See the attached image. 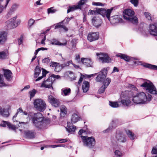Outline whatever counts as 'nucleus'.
Segmentation results:
<instances>
[{
  "instance_id": "1a4fd4ad",
  "label": "nucleus",
  "mask_w": 157,
  "mask_h": 157,
  "mask_svg": "<svg viewBox=\"0 0 157 157\" xmlns=\"http://www.w3.org/2000/svg\"><path fill=\"white\" fill-rule=\"evenodd\" d=\"M17 18V17L15 16L5 22V25L8 29L16 28L20 24V21L18 20H16Z\"/></svg>"
},
{
  "instance_id": "bf43d9fd",
  "label": "nucleus",
  "mask_w": 157,
  "mask_h": 157,
  "mask_svg": "<svg viewBox=\"0 0 157 157\" xmlns=\"http://www.w3.org/2000/svg\"><path fill=\"white\" fill-rule=\"evenodd\" d=\"M151 153L152 154H157V146L153 148Z\"/></svg>"
},
{
  "instance_id": "bb28decb",
  "label": "nucleus",
  "mask_w": 157,
  "mask_h": 157,
  "mask_svg": "<svg viewBox=\"0 0 157 157\" xmlns=\"http://www.w3.org/2000/svg\"><path fill=\"white\" fill-rule=\"evenodd\" d=\"M12 73L9 70H6L4 71V75L6 79L9 81L11 77Z\"/></svg>"
},
{
  "instance_id": "4d7b16f0",
  "label": "nucleus",
  "mask_w": 157,
  "mask_h": 157,
  "mask_svg": "<svg viewBox=\"0 0 157 157\" xmlns=\"http://www.w3.org/2000/svg\"><path fill=\"white\" fill-rule=\"evenodd\" d=\"M113 128V126H110L108 128H107L105 130L103 131V132L104 133H107V132H109Z\"/></svg>"
},
{
  "instance_id": "20e7f679",
  "label": "nucleus",
  "mask_w": 157,
  "mask_h": 157,
  "mask_svg": "<svg viewBox=\"0 0 157 157\" xmlns=\"http://www.w3.org/2000/svg\"><path fill=\"white\" fill-rule=\"evenodd\" d=\"M133 93L132 91L125 90L122 92L121 93V97L123 98L121 100V102L124 105L126 106H130L132 105V102L129 98L132 97H133Z\"/></svg>"
},
{
  "instance_id": "8fccbe9b",
  "label": "nucleus",
  "mask_w": 157,
  "mask_h": 157,
  "mask_svg": "<svg viewBox=\"0 0 157 157\" xmlns=\"http://www.w3.org/2000/svg\"><path fill=\"white\" fill-rule=\"evenodd\" d=\"M114 153L115 155L117 157H121L122 155L121 152L118 150H116Z\"/></svg>"
},
{
  "instance_id": "e2e57ef3",
  "label": "nucleus",
  "mask_w": 157,
  "mask_h": 157,
  "mask_svg": "<svg viewBox=\"0 0 157 157\" xmlns=\"http://www.w3.org/2000/svg\"><path fill=\"white\" fill-rule=\"evenodd\" d=\"M2 123L0 124V126L3 127H6V125L7 124V123H9V122L4 121H2Z\"/></svg>"
},
{
  "instance_id": "423d86ee",
  "label": "nucleus",
  "mask_w": 157,
  "mask_h": 157,
  "mask_svg": "<svg viewBox=\"0 0 157 157\" xmlns=\"http://www.w3.org/2000/svg\"><path fill=\"white\" fill-rule=\"evenodd\" d=\"M147 92L153 94H157V90L153 84L149 81H147L141 85Z\"/></svg>"
},
{
  "instance_id": "72a5a7b5",
  "label": "nucleus",
  "mask_w": 157,
  "mask_h": 157,
  "mask_svg": "<svg viewBox=\"0 0 157 157\" xmlns=\"http://www.w3.org/2000/svg\"><path fill=\"white\" fill-rule=\"evenodd\" d=\"M87 0H80L78 2V7L79 9H81L82 6L86 4V3L87 2Z\"/></svg>"
},
{
  "instance_id": "69168bd1",
  "label": "nucleus",
  "mask_w": 157,
  "mask_h": 157,
  "mask_svg": "<svg viewBox=\"0 0 157 157\" xmlns=\"http://www.w3.org/2000/svg\"><path fill=\"white\" fill-rule=\"evenodd\" d=\"M18 44L19 45L22 44L23 42V38L22 36H21L20 38L18 39Z\"/></svg>"
},
{
  "instance_id": "412c9836",
  "label": "nucleus",
  "mask_w": 157,
  "mask_h": 157,
  "mask_svg": "<svg viewBox=\"0 0 157 157\" xmlns=\"http://www.w3.org/2000/svg\"><path fill=\"white\" fill-rule=\"evenodd\" d=\"M7 40V35L4 31L0 32V44H3Z\"/></svg>"
},
{
  "instance_id": "7ed1b4c3",
  "label": "nucleus",
  "mask_w": 157,
  "mask_h": 157,
  "mask_svg": "<svg viewBox=\"0 0 157 157\" xmlns=\"http://www.w3.org/2000/svg\"><path fill=\"white\" fill-rule=\"evenodd\" d=\"M113 8H111L110 9H108L104 11L105 12V14L103 15V17L105 16L110 21V22L112 24H114L119 22H122V16L121 15H116L110 17V14L113 10Z\"/></svg>"
},
{
  "instance_id": "f03ea898",
  "label": "nucleus",
  "mask_w": 157,
  "mask_h": 157,
  "mask_svg": "<svg viewBox=\"0 0 157 157\" xmlns=\"http://www.w3.org/2000/svg\"><path fill=\"white\" fill-rule=\"evenodd\" d=\"M31 119L34 125L36 127L42 128L45 126V125L47 121L44 120V118L41 113L34 114Z\"/></svg>"
},
{
  "instance_id": "4be33fe9",
  "label": "nucleus",
  "mask_w": 157,
  "mask_h": 157,
  "mask_svg": "<svg viewBox=\"0 0 157 157\" xmlns=\"http://www.w3.org/2000/svg\"><path fill=\"white\" fill-rule=\"evenodd\" d=\"M0 114L3 117H7L9 116V111L7 109L3 108L0 106Z\"/></svg>"
},
{
  "instance_id": "6ab92c4d",
  "label": "nucleus",
  "mask_w": 157,
  "mask_h": 157,
  "mask_svg": "<svg viewBox=\"0 0 157 157\" xmlns=\"http://www.w3.org/2000/svg\"><path fill=\"white\" fill-rule=\"evenodd\" d=\"M92 21L93 25L96 27L100 26L102 23L101 20L98 17H94Z\"/></svg>"
},
{
  "instance_id": "f257e3e1",
  "label": "nucleus",
  "mask_w": 157,
  "mask_h": 157,
  "mask_svg": "<svg viewBox=\"0 0 157 157\" xmlns=\"http://www.w3.org/2000/svg\"><path fill=\"white\" fill-rule=\"evenodd\" d=\"M151 96L147 94V95L144 92L133 94L132 101L136 104H145L148 103L151 100Z\"/></svg>"
},
{
  "instance_id": "dca6fc26",
  "label": "nucleus",
  "mask_w": 157,
  "mask_h": 157,
  "mask_svg": "<svg viewBox=\"0 0 157 157\" xmlns=\"http://www.w3.org/2000/svg\"><path fill=\"white\" fill-rule=\"evenodd\" d=\"M111 81V79L109 78H107L103 82V85L98 90V92L100 94L103 93L105 89L109 85Z\"/></svg>"
},
{
  "instance_id": "393cba45",
  "label": "nucleus",
  "mask_w": 157,
  "mask_h": 157,
  "mask_svg": "<svg viewBox=\"0 0 157 157\" xmlns=\"http://www.w3.org/2000/svg\"><path fill=\"white\" fill-rule=\"evenodd\" d=\"M71 92V90L70 88H64L62 89L61 93L62 95L66 96L70 94Z\"/></svg>"
},
{
  "instance_id": "13d9d810",
  "label": "nucleus",
  "mask_w": 157,
  "mask_h": 157,
  "mask_svg": "<svg viewBox=\"0 0 157 157\" xmlns=\"http://www.w3.org/2000/svg\"><path fill=\"white\" fill-rule=\"evenodd\" d=\"M50 77H52V79L54 80V81L55 80V79H59L60 78V76L59 75H56L54 74L52 75Z\"/></svg>"
},
{
  "instance_id": "864d4df0",
  "label": "nucleus",
  "mask_w": 157,
  "mask_h": 157,
  "mask_svg": "<svg viewBox=\"0 0 157 157\" xmlns=\"http://www.w3.org/2000/svg\"><path fill=\"white\" fill-rule=\"evenodd\" d=\"M18 6L16 4H14L12 6L10 9L14 12L17 8Z\"/></svg>"
},
{
  "instance_id": "39448f33",
  "label": "nucleus",
  "mask_w": 157,
  "mask_h": 157,
  "mask_svg": "<svg viewBox=\"0 0 157 157\" xmlns=\"http://www.w3.org/2000/svg\"><path fill=\"white\" fill-rule=\"evenodd\" d=\"M124 18L129 21L135 24L138 22L137 18L134 16V11L130 9L126 10L124 12Z\"/></svg>"
},
{
  "instance_id": "58836bf2",
  "label": "nucleus",
  "mask_w": 157,
  "mask_h": 157,
  "mask_svg": "<svg viewBox=\"0 0 157 157\" xmlns=\"http://www.w3.org/2000/svg\"><path fill=\"white\" fill-rule=\"evenodd\" d=\"M145 67L153 70H157V66L151 64H147L145 65Z\"/></svg>"
},
{
  "instance_id": "37998d69",
  "label": "nucleus",
  "mask_w": 157,
  "mask_h": 157,
  "mask_svg": "<svg viewBox=\"0 0 157 157\" xmlns=\"http://www.w3.org/2000/svg\"><path fill=\"white\" fill-rule=\"evenodd\" d=\"M35 22V20L31 18L28 21V28H30L34 24Z\"/></svg>"
},
{
  "instance_id": "3c124183",
  "label": "nucleus",
  "mask_w": 157,
  "mask_h": 157,
  "mask_svg": "<svg viewBox=\"0 0 157 157\" xmlns=\"http://www.w3.org/2000/svg\"><path fill=\"white\" fill-rule=\"evenodd\" d=\"M0 84H2V86H5L6 85L4 82L3 75L0 74Z\"/></svg>"
},
{
  "instance_id": "49530a36",
  "label": "nucleus",
  "mask_w": 157,
  "mask_h": 157,
  "mask_svg": "<svg viewBox=\"0 0 157 157\" xmlns=\"http://www.w3.org/2000/svg\"><path fill=\"white\" fill-rule=\"evenodd\" d=\"M57 10L53 9V7H51L48 9V13L49 14L50 13H53L56 12Z\"/></svg>"
},
{
  "instance_id": "a878e982",
  "label": "nucleus",
  "mask_w": 157,
  "mask_h": 157,
  "mask_svg": "<svg viewBox=\"0 0 157 157\" xmlns=\"http://www.w3.org/2000/svg\"><path fill=\"white\" fill-rule=\"evenodd\" d=\"M80 119L78 114L76 113H74L72 116L71 121L72 123H75L78 121Z\"/></svg>"
},
{
  "instance_id": "9d476101",
  "label": "nucleus",
  "mask_w": 157,
  "mask_h": 157,
  "mask_svg": "<svg viewBox=\"0 0 157 157\" xmlns=\"http://www.w3.org/2000/svg\"><path fill=\"white\" fill-rule=\"evenodd\" d=\"M126 137L123 133L119 131L116 132L115 141L117 143H125L126 141Z\"/></svg>"
},
{
  "instance_id": "680f3d73",
  "label": "nucleus",
  "mask_w": 157,
  "mask_h": 157,
  "mask_svg": "<svg viewBox=\"0 0 157 157\" xmlns=\"http://www.w3.org/2000/svg\"><path fill=\"white\" fill-rule=\"evenodd\" d=\"M59 64V63L55 62H52L50 63V67H55L57 64Z\"/></svg>"
},
{
  "instance_id": "603ef678",
  "label": "nucleus",
  "mask_w": 157,
  "mask_h": 157,
  "mask_svg": "<svg viewBox=\"0 0 157 157\" xmlns=\"http://www.w3.org/2000/svg\"><path fill=\"white\" fill-rule=\"evenodd\" d=\"M14 12L10 9L9 12L6 16L7 18H8L11 17V15L13 14Z\"/></svg>"
},
{
  "instance_id": "5fc2aeb1",
  "label": "nucleus",
  "mask_w": 157,
  "mask_h": 157,
  "mask_svg": "<svg viewBox=\"0 0 157 157\" xmlns=\"http://www.w3.org/2000/svg\"><path fill=\"white\" fill-rule=\"evenodd\" d=\"M144 15L145 17L148 20H151V16L150 14L148 12H145L144 13Z\"/></svg>"
},
{
  "instance_id": "c9c22d12",
  "label": "nucleus",
  "mask_w": 157,
  "mask_h": 157,
  "mask_svg": "<svg viewBox=\"0 0 157 157\" xmlns=\"http://www.w3.org/2000/svg\"><path fill=\"white\" fill-rule=\"evenodd\" d=\"M67 128H66L69 132H74L75 131V127L73 125H71V126H68V125Z\"/></svg>"
},
{
  "instance_id": "a19ab883",
  "label": "nucleus",
  "mask_w": 157,
  "mask_h": 157,
  "mask_svg": "<svg viewBox=\"0 0 157 157\" xmlns=\"http://www.w3.org/2000/svg\"><path fill=\"white\" fill-rule=\"evenodd\" d=\"M63 68L62 67V64H57L55 67V71L56 72H59L60 71L61 69Z\"/></svg>"
},
{
  "instance_id": "e433bc0d",
  "label": "nucleus",
  "mask_w": 157,
  "mask_h": 157,
  "mask_svg": "<svg viewBox=\"0 0 157 157\" xmlns=\"http://www.w3.org/2000/svg\"><path fill=\"white\" fill-rule=\"evenodd\" d=\"M77 9H79L77 5H74L72 6H69L67 10V13H68L71 11H73Z\"/></svg>"
},
{
  "instance_id": "2eb2a0df",
  "label": "nucleus",
  "mask_w": 157,
  "mask_h": 157,
  "mask_svg": "<svg viewBox=\"0 0 157 157\" xmlns=\"http://www.w3.org/2000/svg\"><path fill=\"white\" fill-rule=\"evenodd\" d=\"M48 100L53 106L55 107H58L60 105V102L58 100L54 97L52 95L48 96Z\"/></svg>"
},
{
  "instance_id": "338daca9",
  "label": "nucleus",
  "mask_w": 157,
  "mask_h": 157,
  "mask_svg": "<svg viewBox=\"0 0 157 157\" xmlns=\"http://www.w3.org/2000/svg\"><path fill=\"white\" fill-rule=\"evenodd\" d=\"M93 5L97 6H103V4L100 2L95 3L93 4Z\"/></svg>"
},
{
  "instance_id": "0e129e2a",
  "label": "nucleus",
  "mask_w": 157,
  "mask_h": 157,
  "mask_svg": "<svg viewBox=\"0 0 157 157\" xmlns=\"http://www.w3.org/2000/svg\"><path fill=\"white\" fill-rule=\"evenodd\" d=\"M85 77L84 75L81 74V77L79 78V79L78 82V84H79L82 82L83 79Z\"/></svg>"
},
{
  "instance_id": "79ce46f5",
  "label": "nucleus",
  "mask_w": 157,
  "mask_h": 157,
  "mask_svg": "<svg viewBox=\"0 0 157 157\" xmlns=\"http://www.w3.org/2000/svg\"><path fill=\"white\" fill-rule=\"evenodd\" d=\"M109 105L112 107L116 108L119 107V105L117 102H111L109 101Z\"/></svg>"
},
{
  "instance_id": "2f4dec72",
  "label": "nucleus",
  "mask_w": 157,
  "mask_h": 157,
  "mask_svg": "<svg viewBox=\"0 0 157 157\" xmlns=\"http://www.w3.org/2000/svg\"><path fill=\"white\" fill-rule=\"evenodd\" d=\"M40 72L41 70L40 67L38 66H36L35 69V73L34 75V78H36L38 77Z\"/></svg>"
},
{
  "instance_id": "a211bd4d",
  "label": "nucleus",
  "mask_w": 157,
  "mask_h": 157,
  "mask_svg": "<svg viewBox=\"0 0 157 157\" xmlns=\"http://www.w3.org/2000/svg\"><path fill=\"white\" fill-rule=\"evenodd\" d=\"M82 63L87 67H92L93 62L90 59L82 58H81Z\"/></svg>"
},
{
  "instance_id": "4c0bfd02",
  "label": "nucleus",
  "mask_w": 157,
  "mask_h": 157,
  "mask_svg": "<svg viewBox=\"0 0 157 157\" xmlns=\"http://www.w3.org/2000/svg\"><path fill=\"white\" fill-rule=\"evenodd\" d=\"M37 91L35 89H33L32 90L30 91L29 92V94L30 95V98L31 99L33 98L35 95L36 93H37Z\"/></svg>"
},
{
  "instance_id": "f8f14e48",
  "label": "nucleus",
  "mask_w": 157,
  "mask_h": 157,
  "mask_svg": "<svg viewBox=\"0 0 157 157\" xmlns=\"http://www.w3.org/2000/svg\"><path fill=\"white\" fill-rule=\"evenodd\" d=\"M107 73V71L105 68H104L102 71H100L97 76L96 80L98 82H101L105 80Z\"/></svg>"
},
{
  "instance_id": "774afa93",
  "label": "nucleus",
  "mask_w": 157,
  "mask_h": 157,
  "mask_svg": "<svg viewBox=\"0 0 157 157\" xmlns=\"http://www.w3.org/2000/svg\"><path fill=\"white\" fill-rule=\"evenodd\" d=\"M67 141V140L66 139H62L59 140V142L60 143H65Z\"/></svg>"
},
{
  "instance_id": "4468645a",
  "label": "nucleus",
  "mask_w": 157,
  "mask_h": 157,
  "mask_svg": "<svg viewBox=\"0 0 157 157\" xmlns=\"http://www.w3.org/2000/svg\"><path fill=\"white\" fill-rule=\"evenodd\" d=\"M99 37L98 32L90 33L87 36V40L90 42L98 40Z\"/></svg>"
},
{
  "instance_id": "ea45409f",
  "label": "nucleus",
  "mask_w": 157,
  "mask_h": 157,
  "mask_svg": "<svg viewBox=\"0 0 157 157\" xmlns=\"http://www.w3.org/2000/svg\"><path fill=\"white\" fill-rule=\"evenodd\" d=\"M10 0H6V4L4 6L0 5V13L2 12L4 9H5L8 4Z\"/></svg>"
},
{
  "instance_id": "f704fd0d",
  "label": "nucleus",
  "mask_w": 157,
  "mask_h": 157,
  "mask_svg": "<svg viewBox=\"0 0 157 157\" xmlns=\"http://www.w3.org/2000/svg\"><path fill=\"white\" fill-rule=\"evenodd\" d=\"M48 72L47 71L45 70L44 69H42V75L41 76H40L39 77L37 78L36 79V81H37L39 80H40L41 79H42L44 77L46 76V74Z\"/></svg>"
},
{
  "instance_id": "a18cd8bd",
  "label": "nucleus",
  "mask_w": 157,
  "mask_h": 157,
  "mask_svg": "<svg viewBox=\"0 0 157 157\" xmlns=\"http://www.w3.org/2000/svg\"><path fill=\"white\" fill-rule=\"evenodd\" d=\"M7 126L10 129H12L14 130H16L17 128L15 125H13L10 123H7Z\"/></svg>"
},
{
  "instance_id": "052dcab7",
  "label": "nucleus",
  "mask_w": 157,
  "mask_h": 157,
  "mask_svg": "<svg viewBox=\"0 0 157 157\" xmlns=\"http://www.w3.org/2000/svg\"><path fill=\"white\" fill-rule=\"evenodd\" d=\"M50 62V59L49 58H46L42 60V62L44 63H48Z\"/></svg>"
},
{
  "instance_id": "473e14b6",
  "label": "nucleus",
  "mask_w": 157,
  "mask_h": 157,
  "mask_svg": "<svg viewBox=\"0 0 157 157\" xmlns=\"http://www.w3.org/2000/svg\"><path fill=\"white\" fill-rule=\"evenodd\" d=\"M126 133L128 137L131 140H133L135 137L134 134L131 132L130 130L126 131Z\"/></svg>"
},
{
  "instance_id": "c85d7f7f",
  "label": "nucleus",
  "mask_w": 157,
  "mask_h": 157,
  "mask_svg": "<svg viewBox=\"0 0 157 157\" xmlns=\"http://www.w3.org/2000/svg\"><path fill=\"white\" fill-rule=\"evenodd\" d=\"M63 21H62L61 22L59 23L56 24L55 26V29L62 28L65 30V32H67L68 31V29L64 25H62Z\"/></svg>"
},
{
  "instance_id": "de8ad7c7",
  "label": "nucleus",
  "mask_w": 157,
  "mask_h": 157,
  "mask_svg": "<svg viewBox=\"0 0 157 157\" xmlns=\"http://www.w3.org/2000/svg\"><path fill=\"white\" fill-rule=\"evenodd\" d=\"M72 63V61L71 60H70L65 63L62 64V67H63V68L65 67H67L69 66L70 64Z\"/></svg>"
},
{
  "instance_id": "cd10ccee",
  "label": "nucleus",
  "mask_w": 157,
  "mask_h": 157,
  "mask_svg": "<svg viewBox=\"0 0 157 157\" xmlns=\"http://www.w3.org/2000/svg\"><path fill=\"white\" fill-rule=\"evenodd\" d=\"M25 134L26 136L29 138L32 139L35 137V133L33 131H27L25 132Z\"/></svg>"
},
{
  "instance_id": "ddd939ff",
  "label": "nucleus",
  "mask_w": 157,
  "mask_h": 157,
  "mask_svg": "<svg viewBox=\"0 0 157 157\" xmlns=\"http://www.w3.org/2000/svg\"><path fill=\"white\" fill-rule=\"evenodd\" d=\"M97 56L99 57V59L102 63H108L111 61V59L106 54L97 53Z\"/></svg>"
},
{
  "instance_id": "6e6d98bb",
  "label": "nucleus",
  "mask_w": 157,
  "mask_h": 157,
  "mask_svg": "<svg viewBox=\"0 0 157 157\" xmlns=\"http://www.w3.org/2000/svg\"><path fill=\"white\" fill-rule=\"evenodd\" d=\"M130 2L133 4L135 6H137L138 3V0H131Z\"/></svg>"
},
{
  "instance_id": "9b49d317",
  "label": "nucleus",
  "mask_w": 157,
  "mask_h": 157,
  "mask_svg": "<svg viewBox=\"0 0 157 157\" xmlns=\"http://www.w3.org/2000/svg\"><path fill=\"white\" fill-rule=\"evenodd\" d=\"M52 77H49L48 79L43 81L41 84V87H44L45 88L49 89H53L52 86V84L54 81V80L52 79Z\"/></svg>"
},
{
  "instance_id": "7c9ffc66",
  "label": "nucleus",
  "mask_w": 157,
  "mask_h": 157,
  "mask_svg": "<svg viewBox=\"0 0 157 157\" xmlns=\"http://www.w3.org/2000/svg\"><path fill=\"white\" fill-rule=\"evenodd\" d=\"M117 56V57H120L121 59H123L126 61H129L131 59L130 57L125 54H121Z\"/></svg>"
},
{
  "instance_id": "c03bdc74",
  "label": "nucleus",
  "mask_w": 157,
  "mask_h": 157,
  "mask_svg": "<svg viewBox=\"0 0 157 157\" xmlns=\"http://www.w3.org/2000/svg\"><path fill=\"white\" fill-rule=\"evenodd\" d=\"M7 56V54L4 52H0V59H4L6 58Z\"/></svg>"
},
{
  "instance_id": "c756f323",
  "label": "nucleus",
  "mask_w": 157,
  "mask_h": 157,
  "mask_svg": "<svg viewBox=\"0 0 157 157\" xmlns=\"http://www.w3.org/2000/svg\"><path fill=\"white\" fill-rule=\"evenodd\" d=\"M51 43L52 44L58 45H64L66 44V43H61L57 40L55 39H53L51 41Z\"/></svg>"
},
{
  "instance_id": "aec40b11",
  "label": "nucleus",
  "mask_w": 157,
  "mask_h": 157,
  "mask_svg": "<svg viewBox=\"0 0 157 157\" xmlns=\"http://www.w3.org/2000/svg\"><path fill=\"white\" fill-rule=\"evenodd\" d=\"M149 32L151 35L157 36V27L154 25H150Z\"/></svg>"
},
{
  "instance_id": "b1692460",
  "label": "nucleus",
  "mask_w": 157,
  "mask_h": 157,
  "mask_svg": "<svg viewBox=\"0 0 157 157\" xmlns=\"http://www.w3.org/2000/svg\"><path fill=\"white\" fill-rule=\"evenodd\" d=\"M61 111L60 115L62 117H64L67 113V109L65 106L62 105L60 107Z\"/></svg>"
},
{
  "instance_id": "5701e85b",
  "label": "nucleus",
  "mask_w": 157,
  "mask_h": 157,
  "mask_svg": "<svg viewBox=\"0 0 157 157\" xmlns=\"http://www.w3.org/2000/svg\"><path fill=\"white\" fill-rule=\"evenodd\" d=\"M89 88V82L86 81H84L82 86V88L83 92L85 93L87 92Z\"/></svg>"
},
{
  "instance_id": "f3484780",
  "label": "nucleus",
  "mask_w": 157,
  "mask_h": 157,
  "mask_svg": "<svg viewBox=\"0 0 157 157\" xmlns=\"http://www.w3.org/2000/svg\"><path fill=\"white\" fill-rule=\"evenodd\" d=\"M105 9L103 8L97 9L96 10H90L88 14L90 15H93L98 13L101 14L103 16V15L105 13V12L104 11H105Z\"/></svg>"
},
{
  "instance_id": "6e6552de",
  "label": "nucleus",
  "mask_w": 157,
  "mask_h": 157,
  "mask_svg": "<svg viewBox=\"0 0 157 157\" xmlns=\"http://www.w3.org/2000/svg\"><path fill=\"white\" fill-rule=\"evenodd\" d=\"M34 107L40 112L44 111L46 108L45 101L41 99H36L33 102Z\"/></svg>"
},
{
  "instance_id": "0eeeda50",
  "label": "nucleus",
  "mask_w": 157,
  "mask_h": 157,
  "mask_svg": "<svg viewBox=\"0 0 157 157\" xmlns=\"http://www.w3.org/2000/svg\"><path fill=\"white\" fill-rule=\"evenodd\" d=\"M80 137L84 146L90 148L93 147L95 146V140L94 137L83 136H81Z\"/></svg>"
},
{
  "instance_id": "09e8293b",
  "label": "nucleus",
  "mask_w": 157,
  "mask_h": 157,
  "mask_svg": "<svg viewBox=\"0 0 157 157\" xmlns=\"http://www.w3.org/2000/svg\"><path fill=\"white\" fill-rule=\"evenodd\" d=\"M67 73L68 74V76L71 79V80L75 79V77L74 73L72 72L69 71Z\"/></svg>"
}]
</instances>
